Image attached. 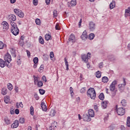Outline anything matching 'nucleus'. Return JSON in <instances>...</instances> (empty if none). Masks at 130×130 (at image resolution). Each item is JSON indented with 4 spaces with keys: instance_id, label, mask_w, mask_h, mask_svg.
I'll return each mask as SVG.
<instances>
[{
    "instance_id": "1",
    "label": "nucleus",
    "mask_w": 130,
    "mask_h": 130,
    "mask_svg": "<svg viewBox=\"0 0 130 130\" xmlns=\"http://www.w3.org/2000/svg\"><path fill=\"white\" fill-rule=\"evenodd\" d=\"M11 32L13 35L17 36L18 34H19V28H18V26H17V24L14 22H11Z\"/></svg>"
},
{
    "instance_id": "2",
    "label": "nucleus",
    "mask_w": 130,
    "mask_h": 130,
    "mask_svg": "<svg viewBox=\"0 0 130 130\" xmlns=\"http://www.w3.org/2000/svg\"><path fill=\"white\" fill-rule=\"evenodd\" d=\"M88 97L91 98V99H95L96 98V91L93 88H90L87 92Z\"/></svg>"
},
{
    "instance_id": "3",
    "label": "nucleus",
    "mask_w": 130,
    "mask_h": 130,
    "mask_svg": "<svg viewBox=\"0 0 130 130\" xmlns=\"http://www.w3.org/2000/svg\"><path fill=\"white\" fill-rule=\"evenodd\" d=\"M4 60L5 62L8 63V64L6 63V66L8 67V68H10V66H9V63H10V61H12V57L9 53H6L4 56Z\"/></svg>"
},
{
    "instance_id": "4",
    "label": "nucleus",
    "mask_w": 130,
    "mask_h": 130,
    "mask_svg": "<svg viewBox=\"0 0 130 130\" xmlns=\"http://www.w3.org/2000/svg\"><path fill=\"white\" fill-rule=\"evenodd\" d=\"M91 58V54L88 53L87 55H81V58L83 61L87 63L89 61V59Z\"/></svg>"
},
{
    "instance_id": "5",
    "label": "nucleus",
    "mask_w": 130,
    "mask_h": 130,
    "mask_svg": "<svg viewBox=\"0 0 130 130\" xmlns=\"http://www.w3.org/2000/svg\"><path fill=\"white\" fill-rule=\"evenodd\" d=\"M14 13L19 17V18H24V12H22L21 10L19 9H15L14 10Z\"/></svg>"
},
{
    "instance_id": "6",
    "label": "nucleus",
    "mask_w": 130,
    "mask_h": 130,
    "mask_svg": "<svg viewBox=\"0 0 130 130\" xmlns=\"http://www.w3.org/2000/svg\"><path fill=\"white\" fill-rule=\"evenodd\" d=\"M116 111L117 112V113L118 115H124V113H125V111L123 107L121 108H116Z\"/></svg>"
},
{
    "instance_id": "7",
    "label": "nucleus",
    "mask_w": 130,
    "mask_h": 130,
    "mask_svg": "<svg viewBox=\"0 0 130 130\" xmlns=\"http://www.w3.org/2000/svg\"><path fill=\"white\" fill-rule=\"evenodd\" d=\"M7 19L8 21H9L11 24V22H15V21L17 20V17H16V15L14 14H11L8 16Z\"/></svg>"
},
{
    "instance_id": "8",
    "label": "nucleus",
    "mask_w": 130,
    "mask_h": 130,
    "mask_svg": "<svg viewBox=\"0 0 130 130\" xmlns=\"http://www.w3.org/2000/svg\"><path fill=\"white\" fill-rule=\"evenodd\" d=\"M117 84V81L116 80H114L112 82V83L110 85V90L113 92L114 90H115V85Z\"/></svg>"
},
{
    "instance_id": "9",
    "label": "nucleus",
    "mask_w": 130,
    "mask_h": 130,
    "mask_svg": "<svg viewBox=\"0 0 130 130\" xmlns=\"http://www.w3.org/2000/svg\"><path fill=\"white\" fill-rule=\"evenodd\" d=\"M2 25H3V30L7 31V30L9 29V23H8L7 21H3L2 22Z\"/></svg>"
},
{
    "instance_id": "10",
    "label": "nucleus",
    "mask_w": 130,
    "mask_h": 130,
    "mask_svg": "<svg viewBox=\"0 0 130 130\" xmlns=\"http://www.w3.org/2000/svg\"><path fill=\"white\" fill-rule=\"evenodd\" d=\"M95 24L93 21H90L89 22V28L90 29V31H94L95 30Z\"/></svg>"
},
{
    "instance_id": "11",
    "label": "nucleus",
    "mask_w": 130,
    "mask_h": 130,
    "mask_svg": "<svg viewBox=\"0 0 130 130\" xmlns=\"http://www.w3.org/2000/svg\"><path fill=\"white\" fill-rule=\"evenodd\" d=\"M83 119L84 121H91V117L87 114L83 115Z\"/></svg>"
},
{
    "instance_id": "12",
    "label": "nucleus",
    "mask_w": 130,
    "mask_h": 130,
    "mask_svg": "<svg viewBox=\"0 0 130 130\" xmlns=\"http://www.w3.org/2000/svg\"><path fill=\"white\" fill-rule=\"evenodd\" d=\"M19 126V121L18 120H16L14 121V123L12 124L11 127L12 128H16Z\"/></svg>"
},
{
    "instance_id": "13",
    "label": "nucleus",
    "mask_w": 130,
    "mask_h": 130,
    "mask_svg": "<svg viewBox=\"0 0 130 130\" xmlns=\"http://www.w3.org/2000/svg\"><path fill=\"white\" fill-rule=\"evenodd\" d=\"M81 38L82 40H86L87 38H88V35H87V31L86 30L83 31L81 36Z\"/></svg>"
},
{
    "instance_id": "14",
    "label": "nucleus",
    "mask_w": 130,
    "mask_h": 130,
    "mask_svg": "<svg viewBox=\"0 0 130 130\" xmlns=\"http://www.w3.org/2000/svg\"><path fill=\"white\" fill-rule=\"evenodd\" d=\"M123 83L122 84H120L118 85V88L119 89H120V90H123V89H124V86L126 85L125 83V79H123Z\"/></svg>"
},
{
    "instance_id": "15",
    "label": "nucleus",
    "mask_w": 130,
    "mask_h": 130,
    "mask_svg": "<svg viewBox=\"0 0 130 130\" xmlns=\"http://www.w3.org/2000/svg\"><path fill=\"white\" fill-rule=\"evenodd\" d=\"M69 40L70 42H76V38L75 37V35L71 34L69 37Z\"/></svg>"
},
{
    "instance_id": "16",
    "label": "nucleus",
    "mask_w": 130,
    "mask_h": 130,
    "mask_svg": "<svg viewBox=\"0 0 130 130\" xmlns=\"http://www.w3.org/2000/svg\"><path fill=\"white\" fill-rule=\"evenodd\" d=\"M88 116H89L90 117H94V116H95L94 110H93L92 109L88 110Z\"/></svg>"
},
{
    "instance_id": "17",
    "label": "nucleus",
    "mask_w": 130,
    "mask_h": 130,
    "mask_svg": "<svg viewBox=\"0 0 130 130\" xmlns=\"http://www.w3.org/2000/svg\"><path fill=\"white\" fill-rule=\"evenodd\" d=\"M108 104V101H104L102 102V107L103 109H105L107 107Z\"/></svg>"
},
{
    "instance_id": "18",
    "label": "nucleus",
    "mask_w": 130,
    "mask_h": 130,
    "mask_svg": "<svg viewBox=\"0 0 130 130\" xmlns=\"http://www.w3.org/2000/svg\"><path fill=\"white\" fill-rule=\"evenodd\" d=\"M56 125H57V122H56V121H54L52 123L51 125L49 127V129H54L55 127H56Z\"/></svg>"
},
{
    "instance_id": "19",
    "label": "nucleus",
    "mask_w": 130,
    "mask_h": 130,
    "mask_svg": "<svg viewBox=\"0 0 130 130\" xmlns=\"http://www.w3.org/2000/svg\"><path fill=\"white\" fill-rule=\"evenodd\" d=\"M41 106L42 108V110L44 111H46L47 107H46V105H45V103H44V102H41Z\"/></svg>"
},
{
    "instance_id": "20",
    "label": "nucleus",
    "mask_w": 130,
    "mask_h": 130,
    "mask_svg": "<svg viewBox=\"0 0 130 130\" xmlns=\"http://www.w3.org/2000/svg\"><path fill=\"white\" fill-rule=\"evenodd\" d=\"M7 62H5V60H3L0 58V67L1 68H5L6 67V63Z\"/></svg>"
},
{
    "instance_id": "21",
    "label": "nucleus",
    "mask_w": 130,
    "mask_h": 130,
    "mask_svg": "<svg viewBox=\"0 0 130 130\" xmlns=\"http://www.w3.org/2000/svg\"><path fill=\"white\" fill-rule=\"evenodd\" d=\"M128 16H130V8H128L127 9L125 10V17H128Z\"/></svg>"
},
{
    "instance_id": "22",
    "label": "nucleus",
    "mask_w": 130,
    "mask_h": 130,
    "mask_svg": "<svg viewBox=\"0 0 130 130\" xmlns=\"http://www.w3.org/2000/svg\"><path fill=\"white\" fill-rule=\"evenodd\" d=\"M4 102H5V103L6 104H8V103H10V97L8 95H6L5 97H4Z\"/></svg>"
},
{
    "instance_id": "23",
    "label": "nucleus",
    "mask_w": 130,
    "mask_h": 130,
    "mask_svg": "<svg viewBox=\"0 0 130 130\" xmlns=\"http://www.w3.org/2000/svg\"><path fill=\"white\" fill-rule=\"evenodd\" d=\"M114 8H115V2L113 1L110 4V10H112L114 9Z\"/></svg>"
},
{
    "instance_id": "24",
    "label": "nucleus",
    "mask_w": 130,
    "mask_h": 130,
    "mask_svg": "<svg viewBox=\"0 0 130 130\" xmlns=\"http://www.w3.org/2000/svg\"><path fill=\"white\" fill-rule=\"evenodd\" d=\"M4 121L6 124H11V120L8 117H5Z\"/></svg>"
},
{
    "instance_id": "25",
    "label": "nucleus",
    "mask_w": 130,
    "mask_h": 130,
    "mask_svg": "<svg viewBox=\"0 0 130 130\" xmlns=\"http://www.w3.org/2000/svg\"><path fill=\"white\" fill-rule=\"evenodd\" d=\"M102 81L103 83H105V84H106V83H108V77H106V76H104L102 78Z\"/></svg>"
},
{
    "instance_id": "26",
    "label": "nucleus",
    "mask_w": 130,
    "mask_h": 130,
    "mask_svg": "<svg viewBox=\"0 0 130 130\" xmlns=\"http://www.w3.org/2000/svg\"><path fill=\"white\" fill-rule=\"evenodd\" d=\"M7 93H8V91H7V88H2L1 90V93L2 95H7Z\"/></svg>"
},
{
    "instance_id": "27",
    "label": "nucleus",
    "mask_w": 130,
    "mask_h": 130,
    "mask_svg": "<svg viewBox=\"0 0 130 130\" xmlns=\"http://www.w3.org/2000/svg\"><path fill=\"white\" fill-rule=\"evenodd\" d=\"M55 113L56 112L54 110H51L49 115L51 116V117H53L55 115Z\"/></svg>"
},
{
    "instance_id": "28",
    "label": "nucleus",
    "mask_w": 130,
    "mask_h": 130,
    "mask_svg": "<svg viewBox=\"0 0 130 130\" xmlns=\"http://www.w3.org/2000/svg\"><path fill=\"white\" fill-rule=\"evenodd\" d=\"M64 60L65 64L66 66V71H69V62L67 60V58H64Z\"/></svg>"
},
{
    "instance_id": "29",
    "label": "nucleus",
    "mask_w": 130,
    "mask_h": 130,
    "mask_svg": "<svg viewBox=\"0 0 130 130\" xmlns=\"http://www.w3.org/2000/svg\"><path fill=\"white\" fill-rule=\"evenodd\" d=\"M34 83L35 85H36L37 83H38L39 82V78L34 76Z\"/></svg>"
},
{
    "instance_id": "30",
    "label": "nucleus",
    "mask_w": 130,
    "mask_h": 130,
    "mask_svg": "<svg viewBox=\"0 0 130 130\" xmlns=\"http://www.w3.org/2000/svg\"><path fill=\"white\" fill-rule=\"evenodd\" d=\"M45 40H47V41H48V40H50L51 36L49 35V34H47L45 36Z\"/></svg>"
},
{
    "instance_id": "31",
    "label": "nucleus",
    "mask_w": 130,
    "mask_h": 130,
    "mask_svg": "<svg viewBox=\"0 0 130 130\" xmlns=\"http://www.w3.org/2000/svg\"><path fill=\"white\" fill-rule=\"evenodd\" d=\"M39 41L41 44H44V40L43 39V38H42V37H39Z\"/></svg>"
},
{
    "instance_id": "32",
    "label": "nucleus",
    "mask_w": 130,
    "mask_h": 130,
    "mask_svg": "<svg viewBox=\"0 0 130 130\" xmlns=\"http://www.w3.org/2000/svg\"><path fill=\"white\" fill-rule=\"evenodd\" d=\"M7 88L9 91H12L13 90V85L11 83H8L7 84Z\"/></svg>"
},
{
    "instance_id": "33",
    "label": "nucleus",
    "mask_w": 130,
    "mask_h": 130,
    "mask_svg": "<svg viewBox=\"0 0 130 130\" xmlns=\"http://www.w3.org/2000/svg\"><path fill=\"white\" fill-rule=\"evenodd\" d=\"M95 37V35L93 33L89 34V40H93Z\"/></svg>"
},
{
    "instance_id": "34",
    "label": "nucleus",
    "mask_w": 130,
    "mask_h": 130,
    "mask_svg": "<svg viewBox=\"0 0 130 130\" xmlns=\"http://www.w3.org/2000/svg\"><path fill=\"white\" fill-rule=\"evenodd\" d=\"M126 125L128 127H130V117L129 116L127 117Z\"/></svg>"
},
{
    "instance_id": "35",
    "label": "nucleus",
    "mask_w": 130,
    "mask_h": 130,
    "mask_svg": "<svg viewBox=\"0 0 130 130\" xmlns=\"http://www.w3.org/2000/svg\"><path fill=\"white\" fill-rule=\"evenodd\" d=\"M96 77L98 79H100L101 78V73H100V71H98L96 72Z\"/></svg>"
},
{
    "instance_id": "36",
    "label": "nucleus",
    "mask_w": 130,
    "mask_h": 130,
    "mask_svg": "<svg viewBox=\"0 0 130 130\" xmlns=\"http://www.w3.org/2000/svg\"><path fill=\"white\" fill-rule=\"evenodd\" d=\"M121 105L122 106H126V101L125 100H122L121 101Z\"/></svg>"
},
{
    "instance_id": "37",
    "label": "nucleus",
    "mask_w": 130,
    "mask_h": 130,
    "mask_svg": "<svg viewBox=\"0 0 130 130\" xmlns=\"http://www.w3.org/2000/svg\"><path fill=\"white\" fill-rule=\"evenodd\" d=\"M71 5L72 7H75V6H76V5H77V1H76V0L71 1Z\"/></svg>"
},
{
    "instance_id": "38",
    "label": "nucleus",
    "mask_w": 130,
    "mask_h": 130,
    "mask_svg": "<svg viewBox=\"0 0 130 130\" xmlns=\"http://www.w3.org/2000/svg\"><path fill=\"white\" fill-rule=\"evenodd\" d=\"M99 98L100 99V100H104V94H103V93H101L99 95Z\"/></svg>"
},
{
    "instance_id": "39",
    "label": "nucleus",
    "mask_w": 130,
    "mask_h": 130,
    "mask_svg": "<svg viewBox=\"0 0 130 130\" xmlns=\"http://www.w3.org/2000/svg\"><path fill=\"white\" fill-rule=\"evenodd\" d=\"M37 85L39 88H41V87H42L43 86V83L41 81H39L37 83Z\"/></svg>"
},
{
    "instance_id": "40",
    "label": "nucleus",
    "mask_w": 130,
    "mask_h": 130,
    "mask_svg": "<svg viewBox=\"0 0 130 130\" xmlns=\"http://www.w3.org/2000/svg\"><path fill=\"white\" fill-rule=\"evenodd\" d=\"M30 111L31 115H34V108L33 107V106L30 107Z\"/></svg>"
},
{
    "instance_id": "41",
    "label": "nucleus",
    "mask_w": 130,
    "mask_h": 130,
    "mask_svg": "<svg viewBox=\"0 0 130 130\" xmlns=\"http://www.w3.org/2000/svg\"><path fill=\"white\" fill-rule=\"evenodd\" d=\"M36 23L37 24V25H39V26H40V25H41V21H40V20L38 18L36 19L35 20Z\"/></svg>"
},
{
    "instance_id": "42",
    "label": "nucleus",
    "mask_w": 130,
    "mask_h": 130,
    "mask_svg": "<svg viewBox=\"0 0 130 130\" xmlns=\"http://www.w3.org/2000/svg\"><path fill=\"white\" fill-rule=\"evenodd\" d=\"M5 44H4L3 42L0 41V49H4V47H5Z\"/></svg>"
},
{
    "instance_id": "43",
    "label": "nucleus",
    "mask_w": 130,
    "mask_h": 130,
    "mask_svg": "<svg viewBox=\"0 0 130 130\" xmlns=\"http://www.w3.org/2000/svg\"><path fill=\"white\" fill-rule=\"evenodd\" d=\"M43 70H44V66L43 64H42L39 69V72L40 73H41V72H42Z\"/></svg>"
},
{
    "instance_id": "44",
    "label": "nucleus",
    "mask_w": 130,
    "mask_h": 130,
    "mask_svg": "<svg viewBox=\"0 0 130 130\" xmlns=\"http://www.w3.org/2000/svg\"><path fill=\"white\" fill-rule=\"evenodd\" d=\"M80 93H81V94H83L84 93H85L86 92V87H82L80 91Z\"/></svg>"
},
{
    "instance_id": "45",
    "label": "nucleus",
    "mask_w": 130,
    "mask_h": 130,
    "mask_svg": "<svg viewBox=\"0 0 130 130\" xmlns=\"http://www.w3.org/2000/svg\"><path fill=\"white\" fill-rule=\"evenodd\" d=\"M39 93L40 94H41V95H44V93H45V90L42 89H40L39 90Z\"/></svg>"
},
{
    "instance_id": "46",
    "label": "nucleus",
    "mask_w": 130,
    "mask_h": 130,
    "mask_svg": "<svg viewBox=\"0 0 130 130\" xmlns=\"http://www.w3.org/2000/svg\"><path fill=\"white\" fill-rule=\"evenodd\" d=\"M25 122V119L24 118H20L19 119L20 123H24Z\"/></svg>"
},
{
    "instance_id": "47",
    "label": "nucleus",
    "mask_w": 130,
    "mask_h": 130,
    "mask_svg": "<svg viewBox=\"0 0 130 130\" xmlns=\"http://www.w3.org/2000/svg\"><path fill=\"white\" fill-rule=\"evenodd\" d=\"M70 91L71 92V95L72 97H73V96H74V91L73 90V87H70Z\"/></svg>"
},
{
    "instance_id": "48",
    "label": "nucleus",
    "mask_w": 130,
    "mask_h": 130,
    "mask_svg": "<svg viewBox=\"0 0 130 130\" xmlns=\"http://www.w3.org/2000/svg\"><path fill=\"white\" fill-rule=\"evenodd\" d=\"M32 4L34 6H37L38 5V0H32Z\"/></svg>"
},
{
    "instance_id": "49",
    "label": "nucleus",
    "mask_w": 130,
    "mask_h": 130,
    "mask_svg": "<svg viewBox=\"0 0 130 130\" xmlns=\"http://www.w3.org/2000/svg\"><path fill=\"white\" fill-rule=\"evenodd\" d=\"M33 61L34 63H37L38 62V57H35L33 59Z\"/></svg>"
},
{
    "instance_id": "50",
    "label": "nucleus",
    "mask_w": 130,
    "mask_h": 130,
    "mask_svg": "<svg viewBox=\"0 0 130 130\" xmlns=\"http://www.w3.org/2000/svg\"><path fill=\"white\" fill-rule=\"evenodd\" d=\"M34 98H35L36 100H39V96L37 93H36L34 95Z\"/></svg>"
},
{
    "instance_id": "51",
    "label": "nucleus",
    "mask_w": 130,
    "mask_h": 130,
    "mask_svg": "<svg viewBox=\"0 0 130 130\" xmlns=\"http://www.w3.org/2000/svg\"><path fill=\"white\" fill-rule=\"evenodd\" d=\"M50 57L51 59H52L53 57H54V54L53 53V52H51L50 53Z\"/></svg>"
},
{
    "instance_id": "52",
    "label": "nucleus",
    "mask_w": 130,
    "mask_h": 130,
    "mask_svg": "<svg viewBox=\"0 0 130 130\" xmlns=\"http://www.w3.org/2000/svg\"><path fill=\"white\" fill-rule=\"evenodd\" d=\"M55 29L56 30H60V27H59V25L57 23L55 25Z\"/></svg>"
},
{
    "instance_id": "53",
    "label": "nucleus",
    "mask_w": 130,
    "mask_h": 130,
    "mask_svg": "<svg viewBox=\"0 0 130 130\" xmlns=\"http://www.w3.org/2000/svg\"><path fill=\"white\" fill-rule=\"evenodd\" d=\"M99 67L100 69H102L103 68V62H101L99 64Z\"/></svg>"
},
{
    "instance_id": "54",
    "label": "nucleus",
    "mask_w": 130,
    "mask_h": 130,
    "mask_svg": "<svg viewBox=\"0 0 130 130\" xmlns=\"http://www.w3.org/2000/svg\"><path fill=\"white\" fill-rule=\"evenodd\" d=\"M53 16H54V17H56L57 16V11L54 10V11H53Z\"/></svg>"
},
{
    "instance_id": "55",
    "label": "nucleus",
    "mask_w": 130,
    "mask_h": 130,
    "mask_svg": "<svg viewBox=\"0 0 130 130\" xmlns=\"http://www.w3.org/2000/svg\"><path fill=\"white\" fill-rule=\"evenodd\" d=\"M19 45H21V46H23L24 45V41H19Z\"/></svg>"
},
{
    "instance_id": "56",
    "label": "nucleus",
    "mask_w": 130,
    "mask_h": 130,
    "mask_svg": "<svg viewBox=\"0 0 130 130\" xmlns=\"http://www.w3.org/2000/svg\"><path fill=\"white\" fill-rule=\"evenodd\" d=\"M15 114H19V113H20V111L19 110V109H16L15 110Z\"/></svg>"
},
{
    "instance_id": "57",
    "label": "nucleus",
    "mask_w": 130,
    "mask_h": 130,
    "mask_svg": "<svg viewBox=\"0 0 130 130\" xmlns=\"http://www.w3.org/2000/svg\"><path fill=\"white\" fill-rule=\"evenodd\" d=\"M42 79L43 80V81H44V82H47V80H46V77H45V76H43L42 77Z\"/></svg>"
},
{
    "instance_id": "58",
    "label": "nucleus",
    "mask_w": 130,
    "mask_h": 130,
    "mask_svg": "<svg viewBox=\"0 0 130 130\" xmlns=\"http://www.w3.org/2000/svg\"><path fill=\"white\" fill-rule=\"evenodd\" d=\"M26 53L27 54L28 57H30V56H31V54L30 53V51H29L28 50H26Z\"/></svg>"
},
{
    "instance_id": "59",
    "label": "nucleus",
    "mask_w": 130,
    "mask_h": 130,
    "mask_svg": "<svg viewBox=\"0 0 130 130\" xmlns=\"http://www.w3.org/2000/svg\"><path fill=\"white\" fill-rule=\"evenodd\" d=\"M15 91L16 92V93H18V92H19V88H18L17 86H15Z\"/></svg>"
},
{
    "instance_id": "60",
    "label": "nucleus",
    "mask_w": 130,
    "mask_h": 130,
    "mask_svg": "<svg viewBox=\"0 0 130 130\" xmlns=\"http://www.w3.org/2000/svg\"><path fill=\"white\" fill-rule=\"evenodd\" d=\"M17 64L18 66H20L21 64V60H17Z\"/></svg>"
},
{
    "instance_id": "61",
    "label": "nucleus",
    "mask_w": 130,
    "mask_h": 130,
    "mask_svg": "<svg viewBox=\"0 0 130 130\" xmlns=\"http://www.w3.org/2000/svg\"><path fill=\"white\" fill-rule=\"evenodd\" d=\"M46 5H49L50 4V0H46Z\"/></svg>"
},
{
    "instance_id": "62",
    "label": "nucleus",
    "mask_w": 130,
    "mask_h": 130,
    "mask_svg": "<svg viewBox=\"0 0 130 130\" xmlns=\"http://www.w3.org/2000/svg\"><path fill=\"white\" fill-rule=\"evenodd\" d=\"M24 38H25V36H21L20 37V39L21 40H22V41H24Z\"/></svg>"
},
{
    "instance_id": "63",
    "label": "nucleus",
    "mask_w": 130,
    "mask_h": 130,
    "mask_svg": "<svg viewBox=\"0 0 130 130\" xmlns=\"http://www.w3.org/2000/svg\"><path fill=\"white\" fill-rule=\"evenodd\" d=\"M121 130H125V127H124V126L121 125Z\"/></svg>"
},
{
    "instance_id": "64",
    "label": "nucleus",
    "mask_w": 130,
    "mask_h": 130,
    "mask_svg": "<svg viewBox=\"0 0 130 130\" xmlns=\"http://www.w3.org/2000/svg\"><path fill=\"white\" fill-rule=\"evenodd\" d=\"M127 48L128 50H130V43L128 44L127 46Z\"/></svg>"
}]
</instances>
